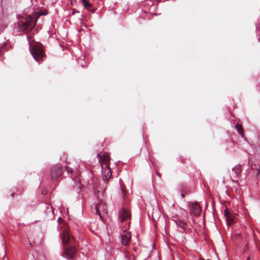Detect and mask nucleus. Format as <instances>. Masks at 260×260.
Listing matches in <instances>:
<instances>
[{
  "label": "nucleus",
  "instance_id": "nucleus-8",
  "mask_svg": "<svg viewBox=\"0 0 260 260\" xmlns=\"http://www.w3.org/2000/svg\"><path fill=\"white\" fill-rule=\"evenodd\" d=\"M124 229L121 236V243L124 246L128 245L131 241V233Z\"/></svg>",
  "mask_w": 260,
  "mask_h": 260
},
{
  "label": "nucleus",
  "instance_id": "nucleus-7",
  "mask_svg": "<svg viewBox=\"0 0 260 260\" xmlns=\"http://www.w3.org/2000/svg\"><path fill=\"white\" fill-rule=\"evenodd\" d=\"M77 253V249L74 246H64L62 256L69 259L75 258Z\"/></svg>",
  "mask_w": 260,
  "mask_h": 260
},
{
  "label": "nucleus",
  "instance_id": "nucleus-10",
  "mask_svg": "<svg viewBox=\"0 0 260 260\" xmlns=\"http://www.w3.org/2000/svg\"><path fill=\"white\" fill-rule=\"evenodd\" d=\"M61 240L63 245L68 244L71 240V237L67 230H64L61 233Z\"/></svg>",
  "mask_w": 260,
  "mask_h": 260
},
{
  "label": "nucleus",
  "instance_id": "nucleus-25",
  "mask_svg": "<svg viewBox=\"0 0 260 260\" xmlns=\"http://www.w3.org/2000/svg\"><path fill=\"white\" fill-rule=\"evenodd\" d=\"M39 15H46V14H45V13H40L39 12Z\"/></svg>",
  "mask_w": 260,
  "mask_h": 260
},
{
  "label": "nucleus",
  "instance_id": "nucleus-4",
  "mask_svg": "<svg viewBox=\"0 0 260 260\" xmlns=\"http://www.w3.org/2000/svg\"><path fill=\"white\" fill-rule=\"evenodd\" d=\"M94 209L95 213L102 218V214H107V205L102 200H101L99 197L97 198V203L91 207Z\"/></svg>",
  "mask_w": 260,
  "mask_h": 260
},
{
  "label": "nucleus",
  "instance_id": "nucleus-9",
  "mask_svg": "<svg viewBox=\"0 0 260 260\" xmlns=\"http://www.w3.org/2000/svg\"><path fill=\"white\" fill-rule=\"evenodd\" d=\"M82 4L85 9L89 10L92 13H94L95 11L98 9V8L95 6V2H93L92 3H90L87 0H81Z\"/></svg>",
  "mask_w": 260,
  "mask_h": 260
},
{
  "label": "nucleus",
  "instance_id": "nucleus-13",
  "mask_svg": "<svg viewBox=\"0 0 260 260\" xmlns=\"http://www.w3.org/2000/svg\"><path fill=\"white\" fill-rule=\"evenodd\" d=\"M232 171L234 172L236 177L239 176L242 171V166L240 165L236 166L232 169Z\"/></svg>",
  "mask_w": 260,
  "mask_h": 260
},
{
  "label": "nucleus",
  "instance_id": "nucleus-6",
  "mask_svg": "<svg viewBox=\"0 0 260 260\" xmlns=\"http://www.w3.org/2000/svg\"><path fill=\"white\" fill-rule=\"evenodd\" d=\"M171 220L175 223L178 227L181 229L183 232L186 230L188 224L187 219L180 218L177 214H175L172 216Z\"/></svg>",
  "mask_w": 260,
  "mask_h": 260
},
{
  "label": "nucleus",
  "instance_id": "nucleus-18",
  "mask_svg": "<svg viewBox=\"0 0 260 260\" xmlns=\"http://www.w3.org/2000/svg\"><path fill=\"white\" fill-rule=\"evenodd\" d=\"M65 169H66V170L67 171V173L69 175H72V174L73 173V171L72 168H71L69 166H67V167H66Z\"/></svg>",
  "mask_w": 260,
  "mask_h": 260
},
{
  "label": "nucleus",
  "instance_id": "nucleus-20",
  "mask_svg": "<svg viewBox=\"0 0 260 260\" xmlns=\"http://www.w3.org/2000/svg\"><path fill=\"white\" fill-rule=\"evenodd\" d=\"M121 193L122 194V196H123V198H125V193H126V190H125V188L124 187H121Z\"/></svg>",
  "mask_w": 260,
  "mask_h": 260
},
{
  "label": "nucleus",
  "instance_id": "nucleus-19",
  "mask_svg": "<svg viewBox=\"0 0 260 260\" xmlns=\"http://www.w3.org/2000/svg\"><path fill=\"white\" fill-rule=\"evenodd\" d=\"M57 221L59 224H63V225H64V222L61 217L58 218Z\"/></svg>",
  "mask_w": 260,
  "mask_h": 260
},
{
  "label": "nucleus",
  "instance_id": "nucleus-5",
  "mask_svg": "<svg viewBox=\"0 0 260 260\" xmlns=\"http://www.w3.org/2000/svg\"><path fill=\"white\" fill-rule=\"evenodd\" d=\"M63 172V166L60 164H56L50 169V176L52 180H56L59 178Z\"/></svg>",
  "mask_w": 260,
  "mask_h": 260
},
{
  "label": "nucleus",
  "instance_id": "nucleus-23",
  "mask_svg": "<svg viewBox=\"0 0 260 260\" xmlns=\"http://www.w3.org/2000/svg\"><path fill=\"white\" fill-rule=\"evenodd\" d=\"M75 13H79V12L78 11H76V10H73V13H72V14H74Z\"/></svg>",
  "mask_w": 260,
  "mask_h": 260
},
{
  "label": "nucleus",
  "instance_id": "nucleus-12",
  "mask_svg": "<svg viewBox=\"0 0 260 260\" xmlns=\"http://www.w3.org/2000/svg\"><path fill=\"white\" fill-rule=\"evenodd\" d=\"M104 179L108 180L112 176V171L109 166H106L104 169L103 168L102 171Z\"/></svg>",
  "mask_w": 260,
  "mask_h": 260
},
{
  "label": "nucleus",
  "instance_id": "nucleus-21",
  "mask_svg": "<svg viewBox=\"0 0 260 260\" xmlns=\"http://www.w3.org/2000/svg\"><path fill=\"white\" fill-rule=\"evenodd\" d=\"M179 159H180V161L182 163H185L184 161L183 160L182 157H180Z\"/></svg>",
  "mask_w": 260,
  "mask_h": 260
},
{
  "label": "nucleus",
  "instance_id": "nucleus-15",
  "mask_svg": "<svg viewBox=\"0 0 260 260\" xmlns=\"http://www.w3.org/2000/svg\"><path fill=\"white\" fill-rule=\"evenodd\" d=\"M95 6L98 9L102 8L103 7V2L101 0L95 1Z\"/></svg>",
  "mask_w": 260,
  "mask_h": 260
},
{
  "label": "nucleus",
  "instance_id": "nucleus-1",
  "mask_svg": "<svg viewBox=\"0 0 260 260\" xmlns=\"http://www.w3.org/2000/svg\"><path fill=\"white\" fill-rule=\"evenodd\" d=\"M118 221L121 227L127 230L130 226L132 215L129 208L127 205H124L118 211Z\"/></svg>",
  "mask_w": 260,
  "mask_h": 260
},
{
  "label": "nucleus",
  "instance_id": "nucleus-3",
  "mask_svg": "<svg viewBox=\"0 0 260 260\" xmlns=\"http://www.w3.org/2000/svg\"><path fill=\"white\" fill-rule=\"evenodd\" d=\"M36 22L37 19L28 16L19 22L18 28L22 31H30L35 27Z\"/></svg>",
  "mask_w": 260,
  "mask_h": 260
},
{
  "label": "nucleus",
  "instance_id": "nucleus-24",
  "mask_svg": "<svg viewBox=\"0 0 260 260\" xmlns=\"http://www.w3.org/2000/svg\"><path fill=\"white\" fill-rule=\"evenodd\" d=\"M14 194H15L14 192H12L11 193L10 196H11V197H12V198H13V197H14Z\"/></svg>",
  "mask_w": 260,
  "mask_h": 260
},
{
  "label": "nucleus",
  "instance_id": "nucleus-26",
  "mask_svg": "<svg viewBox=\"0 0 260 260\" xmlns=\"http://www.w3.org/2000/svg\"><path fill=\"white\" fill-rule=\"evenodd\" d=\"M156 174L158 175V176H159V177H160V174L158 172H156Z\"/></svg>",
  "mask_w": 260,
  "mask_h": 260
},
{
  "label": "nucleus",
  "instance_id": "nucleus-27",
  "mask_svg": "<svg viewBox=\"0 0 260 260\" xmlns=\"http://www.w3.org/2000/svg\"><path fill=\"white\" fill-rule=\"evenodd\" d=\"M181 196L182 198H184L185 197V195L183 193H181Z\"/></svg>",
  "mask_w": 260,
  "mask_h": 260
},
{
  "label": "nucleus",
  "instance_id": "nucleus-11",
  "mask_svg": "<svg viewBox=\"0 0 260 260\" xmlns=\"http://www.w3.org/2000/svg\"><path fill=\"white\" fill-rule=\"evenodd\" d=\"M190 212L191 214L198 216L201 212V208L198 204L192 203L190 207Z\"/></svg>",
  "mask_w": 260,
  "mask_h": 260
},
{
  "label": "nucleus",
  "instance_id": "nucleus-17",
  "mask_svg": "<svg viewBox=\"0 0 260 260\" xmlns=\"http://www.w3.org/2000/svg\"><path fill=\"white\" fill-rule=\"evenodd\" d=\"M109 163H110V156L107 154H105V166H109Z\"/></svg>",
  "mask_w": 260,
  "mask_h": 260
},
{
  "label": "nucleus",
  "instance_id": "nucleus-22",
  "mask_svg": "<svg viewBox=\"0 0 260 260\" xmlns=\"http://www.w3.org/2000/svg\"><path fill=\"white\" fill-rule=\"evenodd\" d=\"M235 191H236V192H238V194H240V190H239V189H235Z\"/></svg>",
  "mask_w": 260,
  "mask_h": 260
},
{
  "label": "nucleus",
  "instance_id": "nucleus-14",
  "mask_svg": "<svg viewBox=\"0 0 260 260\" xmlns=\"http://www.w3.org/2000/svg\"><path fill=\"white\" fill-rule=\"evenodd\" d=\"M235 127L237 129L238 133L241 136V137L242 138H245L244 131L243 129L242 125L239 124H237L235 125Z\"/></svg>",
  "mask_w": 260,
  "mask_h": 260
},
{
  "label": "nucleus",
  "instance_id": "nucleus-2",
  "mask_svg": "<svg viewBox=\"0 0 260 260\" xmlns=\"http://www.w3.org/2000/svg\"><path fill=\"white\" fill-rule=\"evenodd\" d=\"M27 38L29 42V50L34 58L37 62H40V61H42L44 58L46 57V54L45 53L43 45L40 43H37L32 46L29 41L31 38V36H27Z\"/></svg>",
  "mask_w": 260,
  "mask_h": 260
},
{
  "label": "nucleus",
  "instance_id": "nucleus-16",
  "mask_svg": "<svg viewBox=\"0 0 260 260\" xmlns=\"http://www.w3.org/2000/svg\"><path fill=\"white\" fill-rule=\"evenodd\" d=\"M224 216H225L228 223L230 224V223L232 222V219L230 218L229 213L228 211L226 210L224 211Z\"/></svg>",
  "mask_w": 260,
  "mask_h": 260
}]
</instances>
